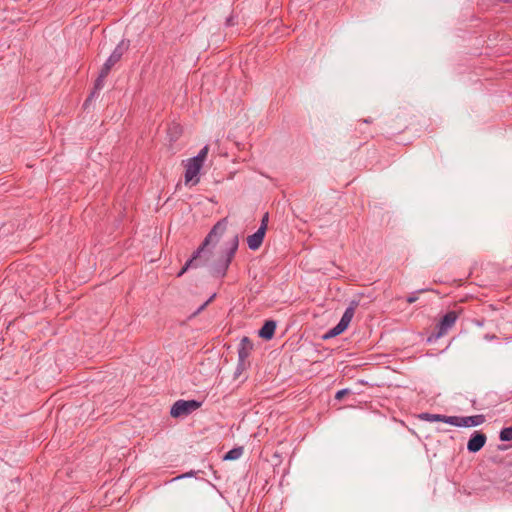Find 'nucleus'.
Here are the masks:
<instances>
[{"label": "nucleus", "instance_id": "nucleus-1", "mask_svg": "<svg viewBox=\"0 0 512 512\" xmlns=\"http://www.w3.org/2000/svg\"><path fill=\"white\" fill-rule=\"evenodd\" d=\"M218 242L206 246V254L198 258L200 266H206L215 275H224L238 248L239 239L234 235L226 250H216Z\"/></svg>", "mask_w": 512, "mask_h": 512}, {"label": "nucleus", "instance_id": "nucleus-2", "mask_svg": "<svg viewBox=\"0 0 512 512\" xmlns=\"http://www.w3.org/2000/svg\"><path fill=\"white\" fill-rule=\"evenodd\" d=\"M228 225L227 218H223L220 221H218L210 233L206 236L203 244L198 248V250L195 252L193 257L187 261L185 266L181 269V271L178 273V276H182L190 267L197 268L200 267V264L198 263V258L200 256H204L206 254V246H209L213 242H219L220 238L224 235L226 232Z\"/></svg>", "mask_w": 512, "mask_h": 512}, {"label": "nucleus", "instance_id": "nucleus-3", "mask_svg": "<svg viewBox=\"0 0 512 512\" xmlns=\"http://www.w3.org/2000/svg\"><path fill=\"white\" fill-rule=\"evenodd\" d=\"M355 308H356V305L352 303L345 310L340 322L325 335V338L335 337V336H338L341 333H343L348 328V326L354 316Z\"/></svg>", "mask_w": 512, "mask_h": 512}, {"label": "nucleus", "instance_id": "nucleus-4", "mask_svg": "<svg viewBox=\"0 0 512 512\" xmlns=\"http://www.w3.org/2000/svg\"><path fill=\"white\" fill-rule=\"evenodd\" d=\"M199 407V403L190 400V401H184L179 400L174 403V405L171 408L170 414L174 418L186 416L190 414L192 411L196 410Z\"/></svg>", "mask_w": 512, "mask_h": 512}, {"label": "nucleus", "instance_id": "nucleus-5", "mask_svg": "<svg viewBox=\"0 0 512 512\" xmlns=\"http://www.w3.org/2000/svg\"><path fill=\"white\" fill-rule=\"evenodd\" d=\"M203 164L198 162L197 159H188L185 164V184L195 185L199 182L198 174Z\"/></svg>", "mask_w": 512, "mask_h": 512}, {"label": "nucleus", "instance_id": "nucleus-6", "mask_svg": "<svg viewBox=\"0 0 512 512\" xmlns=\"http://www.w3.org/2000/svg\"><path fill=\"white\" fill-rule=\"evenodd\" d=\"M484 422L482 415L469 416V417H454L450 419V425L472 427L481 425Z\"/></svg>", "mask_w": 512, "mask_h": 512}, {"label": "nucleus", "instance_id": "nucleus-7", "mask_svg": "<svg viewBox=\"0 0 512 512\" xmlns=\"http://www.w3.org/2000/svg\"><path fill=\"white\" fill-rule=\"evenodd\" d=\"M265 232H266V225H261L259 227V229L253 235H250L247 238L248 247L252 250H257L263 242Z\"/></svg>", "mask_w": 512, "mask_h": 512}, {"label": "nucleus", "instance_id": "nucleus-8", "mask_svg": "<svg viewBox=\"0 0 512 512\" xmlns=\"http://www.w3.org/2000/svg\"><path fill=\"white\" fill-rule=\"evenodd\" d=\"M486 442V436L483 433L475 432L474 435L469 439L467 443V449L470 452H478L483 448Z\"/></svg>", "mask_w": 512, "mask_h": 512}, {"label": "nucleus", "instance_id": "nucleus-9", "mask_svg": "<svg viewBox=\"0 0 512 512\" xmlns=\"http://www.w3.org/2000/svg\"><path fill=\"white\" fill-rule=\"evenodd\" d=\"M457 320V313L454 311L448 312L442 319L440 326L438 337L443 336L447 333V331L455 324Z\"/></svg>", "mask_w": 512, "mask_h": 512}, {"label": "nucleus", "instance_id": "nucleus-10", "mask_svg": "<svg viewBox=\"0 0 512 512\" xmlns=\"http://www.w3.org/2000/svg\"><path fill=\"white\" fill-rule=\"evenodd\" d=\"M252 349H253L252 342L247 337H244L240 342V348H239L240 361H244L250 355Z\"/></svg>", "mask_w": 512, "mask_h": 512}, {"label": "nucleus", "instance_id": "nucleus-11", "mask_svg": "<svg viewBox=\"0 0 512 512\" xmlns=\"http://www.w3.org/2000/svg\"><path fill=\"white\" fill-rule=\"evenodd\" d=\"M275 329L276 324L274 321H266L259 331V336L263 339L269 340L273 337Z\"/></svg>", "mask_w": 512, "mask_h": 512}, {"label": "nucleus", "instance_id": "nucleus-12", "mask_svg": "<svg viewBox=\"0 0 512 512\" xmlns=\"http://www.w3.org/2000/svg\"><path fill=\"white\" fill-rule=\"evenodd\" d=\"M420 417H421V419H424L429 422H444V423H448V424H450V419L453 418V416L448 417L445 415L429 414V413L422 414Z\"/></svg>", "mask_w": 512, "mask_h": 512}, {"label": "nucleus", "instance_id": "nucleus-13", "mask_svg": "<svg viewBox=\"0 0 512 512\" xmlns=\"http://www.w3.org/2000/svg\"><path fill=\"white\" fill-rule=\"evenodd\" d=\"M123 52L124 48L121 45L117 46L105 64L112 68L120 60Z\"/></svg>", "mask_w": 512, "mask_h": 512}, {"label": "nucleus", "instance_id": "nucleus-14", "mask_svg": "<svg viewBox=\"0 0 512 512\" xmlns=\"http://www.w3.org/2000/svg\"><path fill=\"white\" fill-rule=\"evenodd\" d=\"M110 70H111V67H109V65H106V64L103 65V67L100 71L99 77L95 83V87L97 89H99L103 86V81L106 78V76L108 75V73L110 72Z\"/></svg>", "mask_w": 512, "mask_h": 512}, {"label": "nucleus", "instance_id": "nucleus-15", "mask_svg": "<svg viewBox=\"0 0 512 512\" xmlns=\"http://www.w3.org/2000/svg\"><path fill=\"white\" fill-rule=\"evenodd\" d=\"M243 454V448H234L226 453L224 456L225 460H237L239 459Z\"/></svg>", "mask_w": 512, "mask_h": 512}, {"label": "nucleus", "instance_id": "nucleus-16", "mask_svg": "<svg viewBox=\"0 0 512 512\" xmlns=\"http://www.w3.org/2000/svg\"><path fill=\"white\" fill-rule=\"evenodd\" d=\"M208 151H209V147L208 146H205L201 149V151L199 152V154L196 156V157H193V159H197L198 162H200L201 164L204 163V161L206 160L207 158V155H208Z\"/></svg>", "mask_w": 512, "mask_h": 512}, {"label": "nucleus", "instance_id": "nucleus-17", "mask_svg": "<svg viewBox=\"0 0 512 512\" xmlns=\"http://www.w3.org/2000/svg\"><path fill=\"white\" fill-rule=\"evenodd\" d=\"M500 439L502 441H510V440H512V427L504 428L500 432Z\"/></svg>", "mask_w": 512, "mask_h": 512}, {"label": "nucleus", "instance_id": "nucleus-18", "mask_svg": "<svg viewBox=\"0 0 512 512\" xmlns=\"http://www.w3.org/2000/svg\"><path fill=\"white\" fill-rule=\"evenodd\" d=\"M169 131H170V132H173V136H174V138H177V136H178V135L180 134V132H181V128H180L178 125L174 124L173 126H171V127L169 128Z\"/></svg>", "mask_w": 512, "mask_h": 512}, {"label": "nucleus", "instance_id": "nucleus-19", "mask_svg": "<svg viewBox=\"0 0 512 512\" xmlns=\"http://www.w3.org/2000/svg\"><path fill=\"white\" fill-rule=\"evenodd\" d=\"M349 393V390L348 389H343V390H340L336 393V399L338 400H341L344 398L345 395H347Z\"/></svg>", "mask_w": 512, "mask_h": 512}, {"label": "nucleus", "instance_id": "nucleus-20", "mask_svg": "<svg viewBox=\"0 0 512 512\" xmlns=\"http://www.w3.org/2000/svg\"><path fill=\"white\" fill-rule=\"evenodd\" d=\"M416 300H417L416 296H410L407 298V302L410 304L414 303Z\"/></svg>", "mask_w": 512, "mask_h": 512}, {"label": "nucleus", "instance_id": "nucleus-21", "mask_svg": "<svg viewBox=\"0 0 512 512\" xmlns=\"http://www.w3.org/2000/svg\"><path fill=\"white\" fill-rule=\"evenodd\" d=\"M267 221H268V214H266V215L263 217L261 225H266V226H267Z\"/></svg>", "mask_w": 512, "mask_h": 512}]
</instances>
